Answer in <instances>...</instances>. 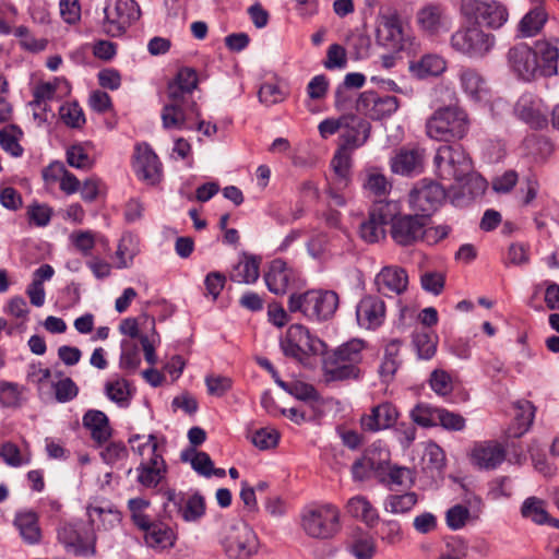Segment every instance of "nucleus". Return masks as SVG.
Segmentation results:
<instances>
[{"label": "nucleus", "mask_w": 559, "mask_h": 559, "mask_svg": "<svg viewBox=\"0 0 559 559\" xmlns=\"http://www.w3.org/2000/svg\"><path fill=\"white\" fill-rule=\"evenodd\" d=\"M437 176L456 182L464 197L473 199L484 193L486 181L474 173L473 163L462 146L442 145L435 155Z\"/></svg>", "instance_id": "nucleus-1"}, {"label": "nucleus", "mask_w": 559, "mask_h": 559, "mask_svg": "<svg viewBox=\"0 0 559 559\" xmlns=\"http://www.w3.org/2000/svg\"><path fill=\"white\" fill-rule=\"evenodd\" d=\"M198 74L192 68H181L176 78L167 86L168 103L162 110V121L165 129H191L187 126L188 111L200 118L192 92L198 87Z\"/></svg>", "instance_id": "nucleus-2"}, {"label": "nucleus", "mask_w": 559, "mask_h": 559, "mask_svg": "<svg viewBox=\"0 0 559 559\" xmlns=\"http://www.w3.org/2000/svg\"><path fill=\"white\" fill-rule=\"evenodd\" d=\"M467 112L456 106L449 105L438 108L426 121V134L436 141H459L466 136L469 130Z\"/></svg>", "instance_id": "nucleus-3"}, {"label": "nucleus", "mask_w": 559, "mask_h": 559, "mask_svg": "<svg viewBox=\"0 0 559 559\" xmlns=\"http://www.w3.org/2000/svg\"><path fill=\"white\" fill-rule=\"evenodd\" d=\"M338 307V295L333 290L309 289L293 293L288 298V310L300 312L310 320H328Z\"/></svg>", "instance_id": "nucleus-4"}, {"label": "nucleus", "mask_w": 559, "mask_h": 559, "mask_svg": "<svg viewBox=\"0 0 559 559\" xmlns=\"http://www.w3.org/2000/svg\"><path fill=\"white\" fill-rule=\"evenodd\" d=\"M301 527L312 538H332L341 528V512L332 503L310 506L302 511Z\"/></svg>", "instance_id": "nucleus-5"}, {"label": "nucleus", "mask_w": 559, "mask_h": 559, "mask_svg": "<svg viewBox=\"0 0 559 559\" xmlns=\"http://www.w3.org/2000/svg\"><path fill=\"white\" fill-rule=\"evenodd\" d=\"M140 15V7L134 0H107L99 25L105 35L120 37Z\"/></svg>", "instance_id": "nucleus-6"}, {"label": "nucleus", "mask_w": 559, "mask_h": 559, "mask_svg": "<svg viewBox=\"0 0 559 559\" xmlns=\"http://www.w3.org/2000/svg\"><path fill=\"white\" fill-rule=\"evenodd\" d=\"M281 348L286 356L304 361L309 354H322L325 350V344L311 335L306 326L293 324L281 341Z\"/></svg>", "instance_id": "nucleus-7"}, {"label": "nucleus", "mask_w": 559, "mask_h": 559, "mask_svg": "<svg viewBox=\"0 0 559 559\" xmlns=\"http://www.w3.org/2000/svg\"><path fill=\"white\" fill-rule=\"evenodd\" d=\"M495 41V36L478 25L461 28L451 36L452 48L469 58H483L492 49Z\"/></svg>", "instance_id": "nucleus-8"}, {"label": "nucleus", "mask_w": 559, "mask_h": 559, "mask_svg": "<svg viewBox=\"0 0 559 559\" xmlns=\"http://www.w3.org/2000/svg\"><path fill=\"white\" fill-rule=\"evenodd\" d=\"M226 555L231 559H247L258 550V537L245 522L229 526L222 539Z\"/></svg>", "instance_id": "nucleus-9"}, {"label": "nucleus", "mask_w": 559, "mask_h": 559, "mask_svg": "<svg viewBox=\"0 0 559 559\" xmlns=\"http://www.w3.org/2000/svg\"><path fill=\"white\" fill-rule=\"evenodd\" d=\"M462 11L465 15L475 19L476 25H485L498 29L509 19V12L499 1L463 0Z\"/></svg>", "instance_id": "nucleus-10"}, {"label": "nucleus", "mask_w": 559, "mask_h": 559, "mask_svg": "<svg viewBox=\"0 0 559 559\" xmlns=\"http://www.w3.org/2000/svg\"><path fill=\"white\" fill-rule=\"evenodd\" d=\"M445 198L444 189L437 182L423 179L409 192L408 203L412 210L429 216Z\"/></svg>", "instance_id": "nucleus-11"}, {"label": "nucleus", "mask_w": 559, "mask_h": 559, "mask_svg": "<svg viewBox=\"0 0 559 559\" xmlns=\"http://www.w3.org/2000/svg\"><path fill=\"white\" fill-rule=\"evenodd\" d=\"M399 107L400 102L395 96H380L373 91L361 93L356 100V110L372 120L390 117Z\"/></svg>", "instance_id": "nucleus-12"}, {"label": "nucleus", "mask_w": 559, "mask_h": 559, "mask_svg": "<svg viewBox=\"0 0 559 559\" xmlns=\"http://www.w3.org/2000/svg\"><path fill=\"white\" fill-rule=\"evenodd\" d=\"M510 70L524 81H532L539 75V61L536 52L526 44H518L507 55Z\"/></svg>", "instance_id": "nucleus-13"}, {"label": "nucleus", "mask_w": 559, "mask_h": 559, "mask_svg": "<svg viewBox=\"0 0 559 559\" xmlns=\"http://www.w3.org/2000/svg\"><path fill=\"white\" fill-rule=\"evenodd\" d=\"M386 306L383 299L366 295L356 306V321L360 329L376 331L385 321Z\"/></svg>", "instance_id": "nucleus-14"}, {"label": "nucleus", "mask_w": 559, "mask_h": 559, "mask_svg": "<svg viewBox=\"0 0 559 559\" xmlns=\"http://www.w3.org/2000/svg\"><path fill=\"white\" fill-rule=\"evenodd\" d=\"M269 290L275 295H284L298 287V274L285 261L276 259L271 262L264 274Z\"/></svg>", "instance_id": "nucleus-15"}, {"label": "nucleus", "mask_w": 559, "mask_h": 559, "mask_svg": "<svg viewBox=\"0 0 559 559\" xmlns=\"http://www.w3.org/2000/svg\"><path fill=\"white\" fill-rule=\"evenodd\" d=\"M377 39L379 44L389 49L401 50L404 48V27L401 16L395 10L380 14Z\"/></svg>", "instance_id": "nucleus-16"}, {"label": "nucleus", "mask_w": 559, "mask_h": 559, "mask_svg": "<svg viewBox=\"0 0 559 559\" xmlns=\"http://www.w3.org/2000/svg\"><path fill=\"white\" fill-rule=\"evenodd\" d=\"M425 217L416 215H400L391 225V237L400 246H412L423 237Z\"/></svg>", "instance_id": "nucleus-17"}, {"label": "nucleus", "mask_w": 559, "mask_h": 559, "mask_svg": "<svg viewBox=\"0 0 559 559\" xmlns=\"http://www.w3.org/2000/svg\"><path fill=\"white\" fill-rule=\"evenodd\" d=\"M472 464L480 469H496L506 460L504 447L495 440L476 442L471 450Z\"/></svg>", "instance_id": "nucleus-18"}, {"label": "nucleus", "mask_w": 559, "mask_h": 559, "mask_svg": "<svg viewBox=\"0 0 559 559\" xmlns=\"http://www.w3.org/2000/svg\"><path fill=\"white\" fill-rule=\"evenodd\" d=\"M58 539L74 556L86 557L95 555V534L83 537L73 524L66 523L61 525L58 528Z\"/></svg>", "instance_id": "nucleus-19"}, {"label": "nucleus", "mask_w": 559, "mask_h": 559, "mask_svg": "<svg viewBox=\"0 0 559 559\" xmlns=\"http://www.w3.org/2000/svg\"><path fill=\"white\" fill-rule=\"evenodd\" d=\"M399 417V413L391 403L385 402L373 406L369 414L360 417V427L367 432H378L392 427Z\"/></svg>", "instance_id": "nucleus-20"}, {"label": "nucleus", "mask_w": 559, "mask_h": 559, "mask_svg": "<svg viewBox=\"0 0 559 559\" xmlns=\"http://www.w3.org/2000/svg\"><path fill=\"white\" fill-rule=\"evenodd\" d=\"M416 21L420 29L429 35L448 32L451 27L450 17L444 9L438 4H427L419 9Z\"/></svg>", "instance_id": "nucleus-21"}, {"label": "nucleus", "mask_w": 559, "mask_h": 559, "mask_svg": "<svg viewBox=\"0 0 559 559\" xmlns=\"http://www.w3.org/2000/svg\"><path fill=\"white\" fill-rule=\"evenodd\" d=\"M133 167L136 176L140 179L145 180L152 185L159 180L162 165L157 155L148 145L143 144L136 146Z\"/></svg>", "instance_id": "nucleus-22"}, {"label": "nucleus", "mask_w": 559, "mask_h": 559, "mask_svg": "<svg viewBox=\"0 0 559 559\" xmlns=\"http://www.w3.org/2000/svg\"><path fill=\"white\" fill-rule=\"evenodd\" d=\"M374 283L379 293L401 295L407 288L408 276L402 267L384 266L377 274Z\"/></svg>", "instance_id": "nucleus-23"}, {"label": "nucleus", "mask_w": 559, "mask_h": 559, "mask_svg": "<svg viewBox=\"0 0 559 559\" xmlns=\"http://www.w3.org/2000/svg\"><path fill=\"white\" fill-rule=\"evenodd\" d=\"M424 154L418 148H401L391 158L390 166L394 174L411 176L423 168Z\"/></svg>", "instance_id": "nucleus-24"}, {"label": "nucleus", "mask_w": 559, "mask_h": 559, "mask_svg": "<svg viewBox=\"0 0 559 559\" xmlns=\"http://www.w3.org/2000/svg\"><path fill=\"white\" fill-rule=\"evenodd\" d=\"M331 169L333 175L329 183L335 185L337 188H349L352 183V154L345 147H338L331 159Z\"/></svg>", "instance_id": "nucleus-25"}, {"label": "nucleus", "mask_w": 559, "mask_h": 559, "mask_svg": "<svg viewBox=\"0 0 559 559\" xmlns=\"http://www.w3.org/2000/svg\"><path fill=\"white\" fill-rule=\"evenodd\" d=\"M138 471V481L146 487H156L166 475V463L162 455H154L141 462Z\"/></svg>", "instance_id": "nucleus-26"}, {"label": "nucleus", "mask_w": 559, "mask_h": 559, "mask_svg": "<svg viewBox=\"0 0 559 559\" xmlns=\"http://www.w3.org/2000/svg\"><path fill=\"white\" fill-rule=\"evenodd\" d=\"M343 144L340 147H345L352 153L367 141L370 132V123L355 116H348V124L343 127Z\"/></svg>", "instance_id": "nucleus-27"}, {"label": "nucleus", "mask_w": 559, "mask_h": 559, "mask_svg": "<svg viewBox=\"0 0 559 559\" xmlns=\"http://www.w3.org/2000/svg\"><path fill=\"white\" fill-rule=\"evenodd\" d=\"M459 80L463 92L474 102H480L488 95V86L484 76L475 69L462 68Z\"/></svg>", "instance_id": "nucleus-28"}, {"label": "nucleus", "mask_w": 559, "mask_h": 559, "mask_svg": "<svg viewBox=\"0 0 559 559\" xmlns=\"http://www.w3.org/2000/svg\"><path fill=\"white\" fill-rule=\"evenodd\" d=\"M558 43V40H556ZM536 57L539 61V75L552 76L558 72L559 48L548 40L535 43Z\"/></svg>", "instance_id": "nucleus-29"}, {"label": "nucleus", "mask_w": 559, "mask_h": 559, "mask_svg": "<svg viewBox=\"0 0 559 559\" xmlns=\"http://www.w3.org/2000/svg\"><path fill=\"white\" fill-rule=\"evenodd\" d=\"M83 426L91 431L92 439L99 445L107 443L112 433L107 415L100 411L86 412L83 416Z\"/></svg>", "instance_id": "nucleus-30"}, {"label": "nucleus", "mask_w": 559, "mask_h": 559, "mask_svg": "<svg viewBox=\"0 0 559 559\" xmlns=\"http://www.w3.org/2000/svg\"><path fill=\"white\" fill-rule=\"evenodd\" d=\"M14 525L23 540L29 545L38 544L41 538V530L38 524V515L31 510L16 513Z\"/></svg>", "instance_id": "nucleus-31"}, {"label": "nucleus", "mask_w": 559, "mask_h": 559, "mask_svg": "<svg viewBox=\"0 0 559 559\" xmlns=\"http://www.w3.org/2000/svg\"><path fill=\"white\" fill-rule=\"evenodd\" d=\"M323 371L326 381L358 379L360 376L359 367L343 362L332 355L324 359Z\"/></svg>", "instance_id": "nucleus-32"}, {"label": "nucleus", "mask_w": 559, "mask_h": 559, "mask_svg": "<svg viewBox=\"0 0 559 559\" xmlns=\"http://www.w3.org/2000/svg\"><path fill=\"white\" fill-rule=\"evenodd\" d=\"M366 462L376 473V477L384 480L383 476L388 471L390 463V451L381 441L371 443L362 453Z\"/></svg>", "instance_id": "nucleus-33"}, {"label": "nucleus", "mask_w": 559, "mask_h": 559, "mask_svg": "<svg viewBox=\"0 0 559 559\" xmlns=\"http://www.w3.org/2000/svg\"><path fill=\"white\" fill-rule=\"evenodd\" d=\"M346 510L353 518L359 519L368 526H373L379 520L378 511L361 495L350 498L346 503Z\"/></svg>", "instance_id": "nucleus-34"}, {"label": "nucleus", "mask_w": 559, "mask_h": 559, "mask_svg": "<svg viewBox=\"0 0 559 559\" xmlns=\"http://www.w3.org/2000/svg\"><path fill=\"white\" fill-rule=\"evenodd\" d=\"M260 261L252 255L243 254L233 267L230 280L239 284H252L259 278Z\"/></svg>", "instance_id": "nucleus-35"}, {"label": "nucleus", "mask_w": 559, "mask_h": 559, "mask_svg": "<svg viewBox=\"0 0 559 559\" xmlns=\"http://www.w3.org/2000/svg\"><path fill=\"white\" fill-rule=\"evenodd\" d=\"M145 544L157 550H164L174 546L176 534L164 523H156L151 531L144 534Z\"/></svg>", "instance_id": "nucleus-36"}, {"label": "nucleus", "mask_w": 559, "mask_h": 559, "mask_svg": "<svg viewBox=\"0 0 559 559\" xmlns=\"http://www.w3.org/2000/svg\"><path fill=\"white\" fill-rule=\"evenodd\" d=\"M92 151L93 145L90 142L73 144L67 150V162L73 168L88 170L95 163Z\"/></svg>", "instance_id": "nucleus-37"}, {"label": "nucleus", "mask_w": 559, "mask_h": 559, "mask_svg": "<svg viewBox=\"0 0 559 559\" xmlns=\"http://www.w3.org/2000/svg\"><path fill=\"white\" fill-rule=\"evenodd\" d=\"M547 12L542 7H536L527 12L519 23V31L522 37H533L537 35L547 22Z\"/></svg>", "instance_id": "nucleus-38"}, {"label": "nucleus", "mask_w": 559, "mask_h": 559, "mask_svg": "<svg viewBox=\"0 0 559 559\" xmlns=\"http://www.w3.org/2000/svg\"><path fill=\"white\" fill-rule=\"evenodd\" d=\"M401 204L397 201L379 200L373 203L369 211L372 219L377 221L383 227L400 216Z\"/></svg>", "instance_id": "nucleus-39"}, {"label": "nucleus", "mask_w": 559, "mask_h": 559, "mask_svg": "<svg viewBox=\"0 0 559 559\" xmlns=\"http://www.w3.org/2000/svg\"><path fill=\"white\" fill-rule=\"evenodd\" d=\"M365 342L362 340L354 338L338 346L332 356L336 357L343 362L358 367L362 360Z\"/></svg>", "instance_id": "nucleus-40"}, {"label": "nucleus", "mask_w": 559, "mask_h": 559, "mask_svg": "<svg viewBox=\"0 0 559 559\" xmlns=\"http://www.w3.org/2000/svg\"><path fill=\"white\" fill-rule=\"evenodd\" d=\"M138 253V239L131 234H124L121 237L116 251V257L118 259L117 267H129Z\"/></svg>", "instance_id": "nucleus-41"}, {"label": "nucleus", "mask_w": 559, "mask_h": 559, "mask_svg": "<svg viewBox=\"0 0 559 559\" xmlns=\"http://www.w3.org/2000/svg\"><path fill=\"white\" fill-rule=\"evenodd\" d=\"M411 70L421 79L436 76L445 70V61L437 55H426L417 63L412 64Z\"/></svg>", "instance_id": "nucleus-42"}, {"label": "nucleus", "mask_w": 559, "mask_h": 559, "mask_svg": "<svg viewBox=\"0 0 559 559\" xmlns=\"http://www.w3.org/2000/svg\"><path fill=\"white\" fill-rule=\"evenodd\" d=\"M106 396L121 407H127L131 399V390L127 380L116 378L105 383Z\"/></svg>", "instance_id": "nucleus-43"}, {"label": "nucleus", "mask_w": 559, "mask_h": 559, "mask_svg": "<svg viewBox=\"0 0 559 559\" xmlns=\"http://www.w3.org/2000/svg\"><path fill=\"white\" fill-rule=\"evenodd\" d=\"M182 462H189L192 468L202 476L211 477L213 461L205 452L197 451L194 448L187 449L180 454Z\"/></svg>", "instance_id": "nucleus-44"}, {"label": "nucleus", "mask_w": 559, "mask_h": 559, "mask_svg": "<svg viewBox=\"0 0 559 559\" xmlns=\"http://www.w3.org/2000/svg\"><path fill=\"white\" fill-rule=\"evenodd\" d=\"M417 501L418 498L415 492L390 495L385 498L383 507L386 512L393 514H403L411 511Z\"/></svg>", "instance_id": "nucleus-45"}, {"label": "nucleus", "mask_w": 559, "mask_h": 559, "mask_svg": "<svg viewBox=\"0 0 559 559\" xmlns=\"http://www.w3.org/2000/svg\"><path fill=\"white\" fill-rule=\"evenodd\" d=\"M129 443L132 451L139 454L142 461L154 457V455H162L158 452V443L154 435H148L147 437L134 435L129 439Z\"/></svg>", "instance_id": "nucleus-46"}, {"label": "nucleus", "mask_w": 559, "mask_h": 559, "mask_svg": "<svg viewBox=\"0 0 559 559\" xmlns=\"http://www.w3.org/2000/svg\"><path fill=\"white\" fill-rule=\"evenodd\" d=\"M22 131L14 124H9L0 130V146L12 156H21L23 148L19 143Z\"/></svg>", "instance_id": "nucleus-47"}, {"label": "nucleus", "mask_w": 559, "mask_h": 559, "mask_svg": "<svg viewBox=\"0 0 559 559\" xmlns=\"http://www.w3.org/2000/svg\"><path fill=\"white\" fill-rule=\"evenodd\" d=\"M276 384L301 401H313L318 399L316 389L308 383L301 381L285 382L282 379H276Z\"/></svg>", "instance_id": "nucleus-48"}, {"label": "nucleus", "mask_w": 559, "mask_h": 559, "mask_svg": "<svg viewBox=\"0 0 559 559\" xmlns=\"http://www.w3.org/2000/svg\"><path fill=\"white\" fill-rule=\"evenodd\" d=\"M521 513L525 519H530L536 524H545L549 521V515L544 508V502L535 497L527 498L523 502Z\"/></svg>", "instance_id": "nucleus-49"}, {"label": "nucleus", "mask_w": 559, "mask_h": 559, "mask_svg": "<svg viewBox=\"0 0 559 559\" xmlns=\"http://www.w3.org/2000/svg\"><path fill=\"white\" fill-rule=\"evenodd\" d=\"M440 408L419 403L411 412L412 419L419 426L433 427L438 425Z\"/></svg>", "instance_id": "nucleus-50"}, {"label": "nucleus", "mask_w": 559, "mask_h": 559, "mask_svg": "<svg viewBox=\"0 0 559 559\" xmlns=\"http://www.w3.org/2000/svg\"><path fill=\"white\" fill-rule=\"evenodd\" d=\"M413 343L420 358L430 359L436 353L437 342L426 330L416 331L413 334Z\"/></svg>", "instance_id": "nucleus-51"}, {"label": "nucleus", "mask_w": 559, "mask_h": 559, "mask_svg": "<svg viewBox=\"0 0 559 559\" xmlns=\"http://www.w3.org/2000/svg\"><path fill=\"white\" fill-rule=\"evenodd\" d=\"M364 188L374 195L381 197L389 192L391 183L383 174L371 168L367 170Z\"/></svg>", "instance_id": "nucleus-52"}, {"label": "nucleus", "mask_w": 559, "mask_h": 559, "mask_svg": "<svg viewBox=\"0 0 559 559\" xmlns=\"http://www.w3.org/2000/svg\"><path fill=\"white\" fill-rule=\"evenodd\" d=\"M181 516L187 522H194L201 519L205 513L204 498L194 493L188 498L185 506L180 509Z\"/></svg>", "instance_id": "nucleus-53"}, {"label": "nucleus", "mask_w": 559, "mask_h": 559, "mask_svg": "<svg viewBox=\"0 0 559 559\" xmlns=\"http://www.w3.org/2000/svg\"><path fill=\"white\" fill-rule=\"evenodd\" d=\"M518 116L527 123L539 127L546 122L538 108H535L533 103L527 98H521L515 107Z\"/></svg>", "instance_id": "nucleus-54"}, {"label": "nucleus", "mask_w": 559, "mask_h": 559, "mask_svg": "<svg viewBox=\"0 0 559 559\" xmlns=\"http://www.w3.org/2000/svg\"><path fill=\"white\" fill-rule=\"evenodd\" d=\"M0 455L8 465L13 467H19L31 462V454L22 453L19 447L12 442L2 444Z\"/></svg>", "instance_id": "nucleus-55"}, {"label": "nucleus", "mask_w": 559, "mask_h": 559, "mask_svg": "<svg viewBox=\"0 0 559 559\" xmlns=\"http://www.w3.org/2000/svg\"><path fill=\"white\" fill-rule=\"evenodd\" d=\"M70 242L84 257L92 254L95 247V234L91 230H75L69 236Z\"/></svg>", "instance_id": "nucleus-56"}, {"label": "nucleus", "mask_w": 559, "mask_h": 559, "mask_svg": "<svg viewBox=\"0 0 559 559\" xmlns=\"http://www.w3.org/2000/svg\"><path fill=\"white\" fill-rule=\"evenodd\" d=\"M378 535L383 543L390 546H394L401 543L403 539L401 524L395 520L382 521L380 528L378 531Z\"/></svg>", "instance_id": "nucleus-57"}, {"label": "nucleus", "mask_w": 559, "mask_h": 559, "mask_svg": "<svg viewBox=\"0 0 559 559\" xmlns=\"http://www.w3.org/2000/svg\"><path fill=\"white\" fill-rule=\"evenodd\" d=\"M423 462L427 468L440 472L445 465L443 450L437 443H428L425 448Z\"/></svg>", "instance_id": "nucleus-58"}, {"label": "nucleus", "mask_w": 559, "mask_h": 559, "mask_svg": "<svg viewBox=\"0 0 559 559\" xmlns=\"http://www.w3.org/2000/svg\"><path fill=\"white\" fill-rule=\"evenodd\" d=\"M359 235L361 239L368 243L378 242L385 237L384 227L369 215L359 226Z\"/></svg>", "instance_id": "nucleus-59"}, {"label": "nucleus", "mask_w": 559, "mask_h": 559, "mask_svg": "<svg viewBox=\"0 0 559 559\" xmlns=\"http://www.w3.org/2000/svg\"><path fill=\"white\" fill-rule=\"evenodd\" d=\"M518 413L515 420L519 425L520 431L514 433L516 437L523 435L532 425L535 416V407L530 401H520L516 403Z\"/></svg>", "instance_id": "nucleus-60"}, {"label": "nucleus", "mask_w": 559, "mask_h": 559, "mask_svg": "<svg viewBox=\"0 0 559 559\" xmlns=\"http://www.w3.org/2000/svg\"><path fill=\"white\" fill-rule=\"evenodd\" d=\"M469 515L468 508L462 504H455L445 513L447 525L452 531L461 530L467 523Z\"/></svg>", "instance_id": "nucleus-61"}, {"label": "nucleus", "mask_w": 559, "mask_h": 559, "mask_svg": "<svg viewBox=\"0 0 559 559\" xmlns=\"http://www.w3.org/2000/svg\"><path fill=\"white\" fill-rule=\"evenodd\" d=\"M60 116L63 122L72 128H81L85 123L82 108L76 103H69L60 107Z\"/></svg>", "instance_id": "nucleus-62"}, {"label": "nucleus", "mask_w": 559, "mask_h": 559, "mask_svg": "<svg viewBox=\"0 0 559 559\" xmlns=\"http://www.w3.org/2000/svg\"><path fill=\"white\" fill-rule=\"evenodd\" d=\"M100 456L106 464L112 465L127 459L128 449L122 442H108Z\"/></svg>", "instance_id": "nucleus-63"}, {"label": "nucleus", "mask_w": 559, "mask_h": 559, "mask_svg": "<svg viewBox=\"0 0 559 559\" xmlns=\"http://www.w3.org/2000/svg\"><path fill=\"white\" fill-rule=\"evenodd\" d=\"M350 552L357 559H371L376 554V543L372 537L365 536L354 540Z\"/></svg>", "instance_id": "nucleus-64"}]
</instances>
